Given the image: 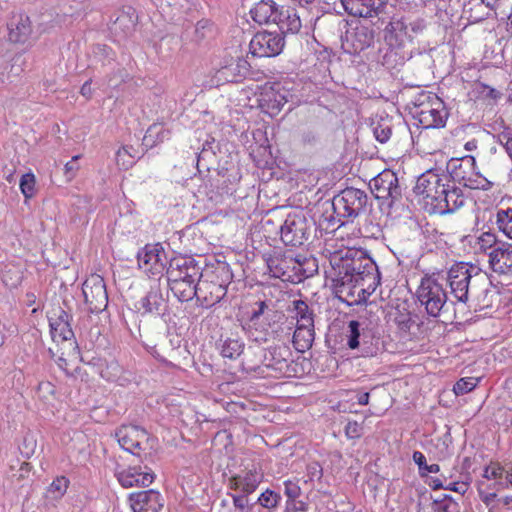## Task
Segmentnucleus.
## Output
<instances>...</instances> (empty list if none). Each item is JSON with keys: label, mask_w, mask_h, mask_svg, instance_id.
<instances>
[{"label": "nucleus", "mask_w": 512, "mask_h": 512, "mask_svg": "<svg viewBox=\"0 0 512 512\" xmlns=\"http://www.w3.org/2000/svg\"><path fill=\"white\" fill-rule=\"evenodd\" d=\"M229 33L231 34L232 38V45L230 49L234 51V54H237L238 51L241 50L243 43L246 41L245 30L239 26H234L230 28ZM240 52L242 53V51Z\"/></svg>", "instance_id": "49"}, {"label": "nucleus", "mask_w": 512, "mask_h": 512, "mask_svg": "<svg viewBox=\"0 0 512 512\" xmlns=\"http://www.w3.org/2000/svg\"><path fill=\"white\" fill-rule=\"evenodd\" d=\"M51 335L55 341L69 340L73 337V331L69 323V315L62 309L59 313L49 316Z\"/></svg>", "instance_id": "29"}, {"label": "nucleus", "mask_w": 512, "mask_h": 512, "mask_svg": "<svg viewBox=\"0 0 512 512\" xmlns=\"http://www.w3.org/2000/svg\"><path fill=\"white\" fill-rule=\"evenodd\" d=\"M451 178L470 189L487 191L493 183L476 170V160L471 155L451 159L447 164Z\"/></svg>", "instance_id": "8"}, {"label": "nucleus", "mask_w": 512, "mask_h": 512, "mask_svg": "<svg viewBox=\"0 0 512 512\" xmlns=\"http://www.w3.org/2000/svg\"><path fill=\"white\" fill-rule=\"evenodd\" d=\"M416 296L426 313L434 318L448 310V297L440 273L425 275L417 288Z\"/></svg>", "instance_id": "5"}, {"label": "nucleus", "mask_w": 512, "mask_h": 512, "mask_svg": "<svg viewBox=\"0 0 512 512\" xmlns=\"http://www.w3.org/2000/svg\"><path fill=\"white\" fill-rule=\"evenodd\" d=\"M169 288L173 295L180 302H188L198 294L199 281H178L175 283H168Z\"/></svg>", "instance_id": "33"}, {"label": "nucleus", "mask_w": 512, "mask_h": 512, "mask_svg": "<svg viewBox=\"0 0 512 512\" xmlns=\"http://www.w3.org/2000/svg\"><path fill=\"white\" fill-rule=\"evenodd\" d=\"M489 264L496 273H506L512 268V244L503 241L489 253Z\"/></svg>", "instance_id": "26"}, {"label": "nucleus", "mask_w": 512, "mask_h": 512, "mask_svg": "<svg viewBox=\"0 0 512 512\" xmlns=\"http://www.w3.org/2000/svg\"><path fill=\"white\" fill-rule=\"evenodd\" d=\"M395 322L398 325L399 329L404 332L410 331L412 325L415 321L412 319L409 313H399L395 317Z\"/></svg>", "instance_id": "56"}, {"label": "nucleus", "mask_w": 512, "mask_h": 512, "mask_svg": "<svg viewBox=\"0 0 512 512\" xmlns=\"http://www.w3.org/2000/svg\"><path fill=\"white\" fill-rule=\"evenodd\" d=\"M314 336V327L297 326L293 334V343L299 350L309 349L314 342Z\"/></svg>", "instance_id": "38"}, {"label": "nucleus", "mask_w": 512, "mask_h": 512, "mask_svg": "<svg viewBox=\"0 0 512 512\" xmlns=\"http://www.w3.org/2000/svg\"><path fill=\"white\" fill-rule=\"evenodd\" d=\"M430 508L431 512H459L458 503L448 494L432 500ZM417 512H426L425 506L421 501L417 503Z\"/></svg>", "instance_id": "35"}, {"label": "nucleus", "mask_w": 512, "mask_h": 512, "mask_svg": "<svg viewBox=\"0 0 512 512\" xmlns=\"http://www.w3.org/2000/svg\"><path fill=\"white\" fill-rule=\"evenodd\" d=\"M251 18L259 25L276 24L284 34H297L302 27L295 8L279 5L274 0H258L249 11Z\"/></svg>", "instance_id": "3"}, {"label": "nucleus", "mask_w": 512, "mask_h": 512, "mask_svg": "<svg viewBox=\"0 0 512 512\" xmlns=\"http://www.w3.org/2000/svg\"><path fill=\"white\" fill-rule=\"evenodd\" d=\"M69 479L65 476L56 477L49 485L47 492L53 499H60L66 493L69 487Z\"/></svg>", "instance_id": "42"}, {"label": "nucleus", "mask_w": 512, "mask_h": 512, "mask_svg": "<svg viewBox=\"0 0 512 512\" xmlns=\"http://www.w3.org/2000/svg\"><path fill=\"white\" fill-rule=\"evenodd\" d=\"M293 304L297 317V326L304 328L314 327L313 313L309 309L308 304L303 300H296Z\"/></svg>", "instance_id": "39"}, {"label": "nucleus", "mask_w": 512, "mask_h": 512, "mask_svg": "<svg viewBox=\"0 0 512 512\" xmlns=\"http://www.w3.org/2000/svg\"><path fill=\"white\" fill-rule=\"evenodd\" d=\"M344 10L351 16L383 19L388 0H340Z\"/></svg>", "instance_id": "17"}, {"label": "nucleus", "mask_w": 512, "mask_h": 512, "mask_svg": "<svg viewBox=\"0 0 512 512\" xmlns=\"http://www.w3.org/2000/svg\"><path fill=\"white\" fill-rule=\"evenodd\" d=\"M449 112L444 103L439 98H434V106L426 113L421 115L420 125L424 129H440L446 126Z\"/></svg>", "instance_id": "27"}, {"label": "nucleus", "mask_w": 512, "mask_h": 512, "mask_svg": "<svg viewBox=\"0 0 512 512\" xmlns=\"http://www.w3.org/2000/svg\"><path fill=\"white\" fill-rule=\"evenodd\" d=\"M478 493L481 501L488 508V512H494L496 508L494 502L497 498V494L495 492H485L481 487L478 488Z\"/></svg>", "instance_id": "55"}, {"label": "nucleus", "mask_w": 512, "mask_h": 512, "mask_svg": "<svg viewBox=\"0 0 512 512\" xmlns=\"http://www.w3.org/2000/svg\"><path fill=\"white\" fill-rule=\"evenodd\" d=\"M280 494L276 493L273 490L267 489L258 497L256 504H259L261 507L267 509L269 512H273L279 505L281 501Z\"/></svg>", "instance_id": "41"}, {"label": "nucleus", "mask_w": 512, "mask_h": 512, "mask_svg": "<svg viewBox=\"0 0 512 512\" xmlns=\"http://www.w3.org/2000/svg\"><path fill=\"white\" fill-rule=\"evenodd\" d=\"M412 458L414 463L418 466L419 474H423V468L427 464L425 455L420 451H414Z\"/></svg>", "instance_id": "60"}, {"label": "nucleus", "mask_w": 512, "mask_h": 512, "mask_svg": "<svg viewBox=\"0 0 512 512\" xmlns=\"http://www.w3.org/2000/svg\"><path fill=\"white\" fill-rule=\"evenodd\" d=\"M477 385V379L475 378H461L456 382L453 387L454 393L459 395H464L470 391H472Z\"/></svg>", "instance_id": "50"}, {"label": "nucleus", "mask_w": 512, "mask_h": 512, "mask_svg": "<svg viewBox=\"0 0 512 512\" xmlns=\"http://www.w3.org/2000/svg\"><path fill=\"white\" fill-rule=\"evenodd\" d=\"M82 292L91 313L103 311L108 304L104 279L98 274L90 275L83 283Z\"/></svg>", "instance_id": "15"}, {"label": "nucleus", "mask_w": 512, "mask_h": 512, "mask_svg": "<svg viewBox=\"0 0 512 512\" xmlns=\"http://www.w3.org/2000/svg\"><path fill=\"white\" fill-rule=\"evenodd\" d=\"M285 487V495L288 497L289 501L287 503V510L293 509L297 510L294 500L300 496L301 489L299 485L291 480H287L284 482Z\"/></svg>", "instance_id": "48"}, {"label": "nucleus", "mask_w": 512, "mask_h": 512, "mask_svg": "<svg viewBox=\"0 0 512 512\" xmlns=\"http://www.w3.org/2000/svg\"><path fill=\"white\" fill-rule=\"evenodd\" d=\"M443 479L438 477H428L426 483L433 490L445 489L447 478L442 476Z\"/></svg>", "instance_id": "59"}, {"label": "nucleus", "mask_w": 512, "mask_h": 512, "mask_svg": "<svg viewBox=\"0 0 512 512\" xmlns=\"http://www.w3.org/2000/svg\"><path fill=\"white\" fill-rule=\"evenodd\" d=\"M287 34L280 31H263L256 33L250 40L249 49L253 56L274 57L279 55L285 46V36Z\"/></svg>", "instance_id": "13"}, {"label": "nucleus", "mask_w": 512, "mask_h": 512, "mask_svg": "<svg viewBox=\"0 0 512 512\" xmlns=\"http://www.w3.org/2000/svg\"><path fill=\"white\" fill-rule=\"evenodd\" d=\"M270 275L291 283L301 282L304 278L313 276V270H305L304 265L312 262L315 266V259H307L301 255L294 256L291 252L282 249H274L263 254Z\"/></svg>", "instance_id": "4"}, {"label": "nucleus", "mask_w": 512, "mask_h": 512, "mask_svg": "<svg viewBox=\"0 0 512 512\" xmlns=\"http://www.w3.org/2000/svg\"><path fill=\"white\" fill-rule=\"evenodd\" d=\"M313 223L303 211L289 213L279 226L280 240L285 246L300 247L310 238Z\"/></svg>", "instance_id": "10"}, {"label": "nucleus", "mask_w": 512, "mask_h": 512, "mask_svg": "<svg viewBox=\"0 0 512 512\" xmlns=\"http://www.w3.org/2000/svg\"><path fill=\"white\" fill-rule=\"evenodd\" d=\"M36 395L44 404H51L56 399V387L50 381H41L37 386Z\"/></svg>", "instance_id": "40"}, {"label": "nucleus", "mask_w": 512, "mask_h": 512, "mask_svg": "<svg viewBox=\"0 0 512 512\" xmlns=\"http://www.w3.org/2000/svg\"><path fill=\"white\" fill-rule=\"evenodd\" d=\"M250 73V64L243 58L242 54L231 56L230 60H226V82L239 83L242 82Z\"/></svg>", "instance_id": "30"}, {"label": "nucleus", "mask_w": 512, "mask_h": 512, "mask_svg": "<svg viewBox=\"0 0 512 512\" xmlns=\"http://www.w3.org/2000/svg\"><path fill=\"white\" fill-rule=\"evenodd\" d=\"M80 93L81 95H83L84 97H86L87 99H90L91 98V95H92V90H91V81H86L81 89H80Z\"/></svg>", "instance_id": "63"}, {"label": "nucleus", "mask_w": 512, "mask_h": 512, "mask_svg": "<svg viewBox=\"0 0 512 512\" xmlns=\"http://www.w3.org/2000/svg\"><path fill=\"white\" fill-rule=\"evenodd\" d=\"M447 191V197L443 196V201H441L442 207L437 210L436 214L445 215L453 213L462 207L466 201L462 189L454 184Z\"/></svg>", "instance_id": "32"}, {"label": "nucleus", "mask_w": 512, "mask_h": 512, "mask_svg": "<svg viewBox=\"0 0 512 512\" xmlns=\"http://www.w3.org/2000/svg\"><path fill=\"white\" fill-rule=\"evenodd\" d=\"M119 445L127 452L146 459L154 450L156 439L144 428L136 425H122L115 433Z\"/></svg>", "instance_id": "9"}, {"label": "nucleus", "mask_w": 512, "mask_h": 512, "mask_svg": "<svg viewBox=\"0 0 512 512\" xmlns=\"http://www.w3.org/2000/svg\"><path fill=\"white\" fill-rule=\"evenodd\" d=\"M440 278L449 283L451 293L457 301L467 303L472 300L483 307L491 304V281L479 267L459 262L451 266L447 277L440 274Z\"/></svg>", "instance_id": "2"}, {"label": "nucleus", "mask_w": 512, "mask_h": 512, "mask_svg": "<svg viewBox=\"0 0 512 512\" xmlns=\"http://www.w3.org/2000/svg\"><path fill=\"white\" fill-rule=\"evenodd\" d=\"M224 298V287L221 283L204 279L199 281L197 299L207 307L214 306Z\"/></svg>", "instance_id": "28"}, {"label": "nucleus", "mask_w": 512, "mask_h": 512, "mask_svg": "<svg viewBox=\"0 0 512 512\" xmlns=\"http://www.w3.org/2000/svg\"><path fill=\"white\" fill-rule=\"evenodd\" d=\"M363 434V426L357 421H349L345 426V435L349 439H359Z\"/></svg>", "instance_id": "54"}, {"label": "nucleus", "mask_w": 512, "mask_h": 512, "mask_svg": "<svg viewBox=\"0 0 512 512\" xmlns=\"http://www.w3.org/2000/svg\"><path fill=\"white\" fill-rule=\"evenodd\" d=\"M337 297L348 305L365 301L380 281L375 261L361 249L338 250L329 258Z\"/></svg>", "instance_id": "1"}, {"label": "nucleus", "mask_w": 512, "mask_h": 512, "mask_svg": "<svg viewBox=\"0 0 512 512\" xmlns=\"http://www.w3.org/2000/svg\"><path fill=\"white\" fill-rule=\"evenodd\" d=\"M434 98H438L436 95H430L421 93L414 102V107L411 108L410 113L415 120L420 123L421 115H426L430 109L434 106Z\"/></svg>", "instance_id": "37"}, {"label": "nucleus", "mask_w": 512, "mask_h": 512, "mask_svg": "<svg viewBox=\"0 0 512 512\" xmlns=\"http://www.w3.org/2000/svg\"><path fill=\"white\" fill-rule=\"evenodd\" d=\"M138 267L149 277L160 278L167 265V254L161 243H149L137 253Z\"/></svg>", "instance_id": "11"}, {"label": "nucleus", "mask_w": 512, "mask_h": 512, "mask_svg": "<svg viewBox=\"0 0 512 512\" xmlns=\"http://www.w3.org/2000/svg\"><path fill=\"white\" fill-rule=\"evenodd\" d=\"M503 471H504V468L500 464H498V463L491 464V465L485 467L484 472H483V478H486L488 480L501 478Z\"/></svg>", "instance_id": "57"}, {"label": "nucleus", "mask_w": 512, "mask_h": 512, "mask_svg": "<svg viewBox=\"0 0 512 512\" xmlns=\"http://www.w3.org/2000/svg\"><path fill=\"white\" fill-rule=\"evenodd\" d=\"M384 41L393 49H402L411 43V36L406 27V21L403 19L391 20L384 29ZM393 51L385 55V59L392 57Z\"/></svg>", "instance_id": "19"}, {"label": "nucleus", "mask_w": 512, "mask_h": 512, "mask_svg": "<svg viewBox=\"0 0 512 512\" xmlns=\"http://www.w3.org/2000/svg\"><path fill=\"white\" fill-rule=\"evenodd\" d=\"M133 512H160L163 508V497L155 490L133 492L128 497Z\"/></svg>", "instance_id": "20"}, {"label": "nucleus", "mask_w": 512, "mask_h": 512, "mask_svg": "<svg viewBox=\"0 0 512 512\" xmlns=\"http://www.w3.org/2000/svg\"><path fill=\"white\" fill-rule=\"evenodd\" d=\"M243 347L244 345L238 340L226 341V358L237 360L243 353Z\"/></svg>", "instance_id": "52"}, {"label": "nucleus", "mask_w": 512, "mask_h": 512, "mask_svg": "<svg viewBox=\"0 0 512 512\" xmlns=\"http://www.w3.org/2000/svg\"><path fill=\"white\" fill-rule=\"evenodd\" d=\"M467 479H469V477H467ZM468 489H469V481L468 480L446 483V487H445V490L454 491L461 495H464L468 491Z\"/></svg>", "instance_id": "58"}, {"label": "nucleus", "mask_w": 512, "mask_h": 512, "mask_svg": "<svg viewBox=\"0 0 512 512\" xmlns=\"http://www.w3.org/2000/svg\"><path fill=\"white\" fill-rule=\"evenodd\" d=\"M115 476L124 488L147 487L153 483L155 479L154 473L151 469L143 471L140 467H128L125 469L117 470Z\"/></svg>", "instance_id": "22"}, {"label": "nucleus", "mask_w": 512, "mask_h": 512, "mask_svg": "<svg viewBox=\"0 0 512 512\" xmlns=\"http://www.w3.org/2000/svg\"><path fill=\"white\" fill-rule=\"evenodd\" d=\"M21 193L26 200L31 199L36 194V177L32 172L22 175L19 183Z\"/></svg>", "instance_id": "43"}, {"label": "nucleus", "mask_w": 512, "mask_h": 512, "mask_svg": "<svg viewBox=\"0 0 512 512\" xmlns=\"http://www.w3.org/2000/svg\"><path fill=\"white\" fill-rule=\"evenodd\" d=\"M406 27L408 33L411 36V42H413L414 39H417L418 37L424 35L428 28V25L424 19L417 18L409 22H406Z\"/></svg>", "instance_id": "47"}, {"label": "nucleus", "mask_w": 512, "mask_h": 512, "mask_svg": "<svg viewBox=\"0 0 512 512\" xmlns=\"http://www.w3.org/2000/svg\"><path fill=\"white\" fill-rule=\"evenodd\" d=\"M139 158V151L131 145H124L116 152V164L122 170L130 169Z\"/></svg>", "instance_id": "36"}, {"label": "nucleus", "mask_w": 512, "mask_h": 512, "mask_svg": "<svg viewBox=\"0 0 512 512\" xmlns=\"http://www.w3.org/2000/svg\"><path fill=\"white\" fill-rule=\"evenodd\" d=\"M451 185L448 176H441L432 170H428L418 177L414 192L416 195L423 197L426 211L430 214H436L437 210L441 209L443 196L447 197V190Z\"/></svg>", "instance_id": "7"}, {"label": "nucleus", "mask_w": 512, "mask_h": 512, "mask_svg": "<svg viewBox=\"0 0 512 512\" xmlns=\"http://www.w3.org/2000/svg\"><path fill=\"white\" fill-rule=\"evenodd\" d=\"M347 346L359 349L364 357H371L379 350V339H375L371 331L361 327V323L351 320L348 324Z\"/></svg>", "instance_id": "14"}, {"label": "nucleus", "mask_w": 512, "mask_h": 512, "mask_svg": "<svg viewBox=\"0 0 512 512\" xmlns=\"http://www.w3.org/2000/svg\"><path fill=\"white\" fill-rule=\"evenodd\" d=\"M8 39L12 43L24 44L32 34V23L29 16L23 13L13 14L8 25Z\"/></svg>", "instance_id": "23"}, {"label": "nucleus", "mask_w": 512, "mask_h": 512, "mask_svg": "<svg viewBox=\"0 0 512 512\" xmlns=\"http://www.w3.org/2000/svg\"><path fill=\"white\" fill-rule=\"evenodd\" d=\"M263 475L256 471L246 472L244 475L231 477L229 487L232 490H239L245 494L253 493L262 482Z\"/></svg>", "instance_id": "31"}, {"label": "nucleus", "mask_w": 512, "mask_h": 512, "mask_svg": "<svg viewBox=\"0 0 512 512\" xmlns=\"http://www.w3.org/2000/svg\"><path fill=\"white\" fill-rule=\"evenodd\" d=\"M497 141L512 158V130L506 129L497 135Z\"/></svg>", "instance_id": "53"}, {"label": "nucleus", "mask_w": 512, "mask_h": 512, "mask_svg": "<svg viewBox=\"0 0 512 512\" xmlns=\"http://www.w3.org/2000/svg\"><path fill=\"white\" fill-rule=\"evenodd\" d=\"M248 495L242 492L241 494H231L237 512H249L256 505V503L249 505Z\"/></svg>", "instance_id": "51"}, {"label": "nucleus", "mask_w": 512, "mask_h": 512, "mask_svg": "<svg viewBox=\"0 0 512 512\" xmlns=\"http://www.w3.org/2000/svg\"><path fill=\"white\" fill-rule=\"evenodd\" d=\"M373 133L377 141L386 143L392 135V125L390 120L381 119L373 128Z\"/></svg>", "instance_id": "45"}, {"label": "nucleus", "mask_w": 512, "mask_h": 512, "mask_svg": "<svg viewBox=\"0 0 512 512\" xmlns=\"http://www.w3.org/2000/svg\"><path fill=\"white\" fill-rule=\"evenodd\" d=\"M368 195L365 191L354 187H347L332 199V208L335 216L332 218L339 223V227L365 212L368 204Z\"/></svg>", "instance_id": "6"}, {"label": "nucleus", "mask_w": 512, "mask_h": 512, "mask_svg": "<svg viewBox=\"0 0 512 512\" xmlns=\"http://www.w3.org/2000/svg\"><path fill=\"white\" fill-rule=\"evenodd\" d=\"M168 283L178 281H200L201 270L194 259L186 256H175L170 259L166 269Z\"/></svg>", "instance_id": "16"}, {"label": "nucleus", "mask_w": 512, "mask_h": 512, "mask_svg": "<svg viewBox=\"0 0 512 512\" xmlns=\"http://www.w3.org/2000/svg\"><path fill=\"white\" fill-rule=\"evenodd\" d=\"M269 356H265V366L271 368L280 375L288 376L291 372V351L286 346L274 347L269 351Z\"/></svg>", "instance_id": "25"}, {"label": "nucleus", "mask_w": 512, "mask_h": 512, "mask_svg": "<svg viewBox=\"0 0 512 512\" xmlns=\"http://www.w3.org/2000/svg\"><path fill=\"white\" fill-rule=\"evenodd\" d=\"M229 306L233 310L235 318L242 322L249 320L255 323L260 316H262L265 310L268 308L266 301H257L254 307L250 309L249 305L243 299V293L239 295H232L229 300Z\"/></svg>", "instance_id": "21"}, {"label": "nucleus", "mask_w": 512, "mask_h": 512, "mask_svg": "<svg viewBox=\"0 0 512 512\" xmlns=\"http://www.w3.org/2000/svg\"><path fill=\"white\" fill-rule=\"evenodd\" d=\"M440 471V466L438 464H426L423 468V474H419L422 478L427 477L428 473H438Z\"/></svg>", "instance_id": "62"}, {"label": "nucleus", "mask_w": 512, "mask_h": 512, "mask_svg": "<svg viewBox=\"0 0 512 512\" xmlns=\"http://www.w3.org/2000/svg\"><path fill=\"white\" fill-rule=\"evenodd\" d=\"M318 140V136L313 131H307L302 134V141L306 144H314Z\"/></svg>", "instance_id": "61"}, {"label": "nucleus", "mask_w": 512, "mask_h": 512, "mask_svg": "<svg viewBox=\"0 0 512 512\" xmlns=\"http://www.w3.org/2000/svg\"><path fill=\"white\" fill-rule=\"evenodd\" d=\"M237 408L244 409V404L237 402H226V412H234L237 413Z\"/></svg>", "instance_id": "64"}, {"label": "nucleus", "mask_w": 512, "mask_h": 512, "mask_svg": "<svg viewBox=\"0 0 512 512\" xmlns=\"http://www.w3.org/2000/svg\"><path fill=\"white\" fill-rule=\"evenodd\" d=\"M369 187L376 199L388 201L389 206H392L402 195L398 177L390 169H385L372 178Z\"/></svg>", "instance_id": "12"}, {"label": "nucleus", "mask_w": 512, "mask_h": 512, "mask_svg": "<svg viewBox=\"0 0 512 512\" xmlns=\"http://www.w3.org/2000/svg\"><path fill=\"white\" fill-rule=\"evenodd\" d=\"M497 225L500 231L512 239V209L497 212Z\"/></svg>", "instance_id": "44"}, {"label": "nucleus", "mask_w": 512, "mask_h": 512, "mask_svg": "<svg viewBox=\"0 0 512 512\" xmlns=\"http://www.w3.org/2000/svg\"><path fill=\"white\" fill-rule=\"evenodd\" d=\"M140 309L145 313L161 314L166 306V301L159 288L151 289L140 301Z\"/></svg>", "instance_id": "34"}, {"label": "nucleus", "mask_w": 512, "mask_h": 512, "mask_svg": "<svg viewBox=\"0 0 512 512\" xmlns=\"http://www.w3.org/2000/svg\"><path fill=\"white\" fill-rule=\"evenodd\" d=\"M258 102L264 113L271 117L276 116L287 103V91L279 83L265 86L259 95Z\"/></svg>", "instance_id": "18"}, {"label": "nucleus", "mask_w": 512, "mask_h": 512, "mask_svg": "<svg viewBox=\"0 0 512 512\" xmlns=\"http://www.w3.org/2000/svg\"><path fill=\"white\" fill-rule=\"evenodd\" d=\"M503 241L502 240H499L496 236L495 233L493 232H490V231H487V232H483L479 237H478V245H479V249L481 251H488L489 252L498 247L500 245V243H502Z\"/></svg>", "instance_id": "46"}, {"label": "nucleus", "mask_w": 512, "mask_h": 512, "mask_svg": "<svg viewBox=\"0 0 512 512\" xmlns=\"http://www.w3.org/2000/svg\"><path fill=\"white\" fill-rule=\"evenodd\" d=\"M375 31L364 24L357 25L351 32L346 33V43L350 45V53H360L374 43Z\"/></svg>", "instance_id": "24"}]
</instances>
